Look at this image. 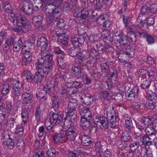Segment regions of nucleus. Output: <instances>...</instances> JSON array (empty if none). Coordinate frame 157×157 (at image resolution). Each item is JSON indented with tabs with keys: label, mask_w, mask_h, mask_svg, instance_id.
I'll return each instance as SVG.
<instances>
[{
	"label": "nucleus",
	"mask_w": 157,
	"mask_h": 157,
	"mask_svg": "<svg viewBox=\"0 0 157 157\" xmlns=\"http://www.w3.org/2000/svg\"><path fill=\"white\" fill-rule=\"evenodd\" d=\"M78 92V88L75 86H74L69 89L67 94L71 95L76 94Z\"/></svg>",
	"instance_id": "nucleus-53"
},
{
	"label": "nucleus",
	"mask_w": 157,
	"mask_h": 157,
	"mask_svg": "<svg viewBox=\"0 0 157 157\" xmlns=\"http://www.w3.org/2000/svg\"><path fill=\"white\" fill-rule=\"evenodd\" d=\"M22 46V41L20 40L18 41L14 44L13 50L14 52H18L20 49V48Z\"/></svg>",
	"instance_id": "nucleus-45"
},
{
	"label": "nucleus",
	"mask_w": 157,
	"mask_h": 157,
	"mask_svg": "<svg viewBox=\"0 0 157 157\" xmlns=\"http://www.w3.org/2000/svg\"><path fill=\"white\" fill-rule=\"evenodd\" d=\"M95 149L96 151L100 155L103 153L105 150L104 147L100 143H97L95 144Z\"/></svg>",
	"instance_id": "nucleus-36"
},
{
	"label": "nucleus",
	"mask_w": 157,
	"mask_h": 157,
	"mask_svg": "<svg viewBox=\"0 0 157 157\" xmlns=\"http://www.w3.org/2000/svg\"><path fill=\"white\" fill-rule=\"evenodd\" d=\"M52 100V106L51 108L55 109V112H57V111L58 110V108L59 107V99L57 97L53 96Z\"/></svg>",
	"instance_id": "nucleus-27"
},
{
	"label": "nucleus",
	"mask_w": 157,
	"mask_h": 157,
	"mask_svg": "<svg viewBox=\"0 0 157 157\" xmlns=\"http://www.w3.org/2000/svg\"><path fill=\"white\" fill-rule=\"evenodd\" d=\"M56 8L51 2V3L48 4L46 6V10H47L48 13H51L55 10Z\"/></svg>",
	"instance_id": "nucleus-57"
},
{
	"label": "nucleus",
	"mask_w": 157,
	"mask_h": 157,
	"mask_svg": "<svg viewBox=\"0 0 157 157\" xmlns=\"http://www.w3.org/2000/svg\"><path fill=\"white\" fill-rule=\"evenodd\" d=\"M48 42L47 39L44 37H40L38 40L37 45L38 46L44 48V50L48 48Z\"/></svg>",
	"instance_id": "nucleus-14"
},
{
	"label": "nucleus",
	"mask_w": 157,
	"mask_h": 157,
	"mask_svg": "<svg viewBox=\"0 0 157 157\" xmlns=\"http://www.w3.org/2000/svg\"><path fill=\"white\" fill-rule=\"evenodd\" d=\"M71 69L73 72H75V75L78 78L81 77V71L79 67L78 66H74L72 67Z\"/></svg>",
	"instance_id": "nucleus-38"
},
{
	"label": "nucleus",
	"mask_w": 157,
	"mask_h": 157,
	"mask_svg": "<svg viewBox=\"0 0 157 157\" xmlns=\"http://www.w3.org/2000/svg\"><path fill=\"white\" fill-rule=\"evenodd\" d=\"M6 16L8 19L12 22H14L15 20H16V17L17 16L13 13V11L6 14Z\"/></svg>",
	"instance_id": "nucleus-41"
},
{
	"label": "nucleus",
	"mask_w": 157,
	"mask_h": 157,
	"mask_svg": "<svg viewBox=\"0 0 157 157\" xmlns=\"http://www.w3.org/2000/svg\"><path fill=\"white\" fill-rule=\"evenodd\" d=\"M33 5L28 2H25L20 8V10L22 11L25 14L28 15L33 13Z\"/></svg>",
	"instance_id": "nucleus-8"
},
{
	"label": "nucleus",
	"mask_w": 157,
	"mask_h": 157,
	"mask_svg": "<svg viewBox=\"0 0 157 157\" xmlns=\"http://www.w3.org/2000/svg\"><path fill=\"white\" fill-rule=\"evenodd\" d=\"M22 27V31L24 32H26L31 29L32 27L31 25L27 23V22L24 24Z\"/></svg>",
	"instance_id": "nucleus-60"
},
{
	"label": "nucleus",
	"mask_w": 157,
	"mask_h": 157,
	"mask_svg": "<svg viewBox=\"0 0 157 157\" xmlns=\"http://www.w3.org/2000/svg\"><path fill=\"white\" fill-rule=\"evenodd\" d=\"M6 109L7 113H10L13 108L11 101H6Z\"/></svg>",
	"instance_id": "nucleus-62"
},
{
	"label": "nucleus",
	"mask_w": 157,
	"mask_h": 157,
	"mask_svg": "<svg viewBox=\"0 0 157 157\" xmlns=\"http://www.w3.org/2000/svg\"><path fill=\"white\" fill-rule=\"evenodd\" d=\"M86 38H88L86 35L80 34V35L75 36L72 38V44L74 46L78 47L79 44L81 45L86 41Z\"/></svg>",
	"instance_id": "nucleus-6"
},
{
	"label": "nucleus",
	"mask_w": 157,
	"mask_h": 157,
	"mask_svg": "<svg viewBox=\"0 0 157 157\" xmlns=\"http://www.w3.org/2000/svg\"><path fill=\"white\" fill-rule=\"evenodd\" d=\"M139 27L144 31H146L148 28L149 26L147 23L145 22V20L140 21V24L139 25Z\"/></svg>",
	"instance_id": "nucleus-43"
},
{
	"label": "nucleus",
	"mask_w": 157,
	"mask_h": 157,
	"mask_svg": "<svg viewBox=\"0 0 157 157\" xmlns=\"http://www.w3.org/2000/svg\"><path fill=\"white\" fill-rule=\"evenodd\" d=\"M83 100L84 103L87 105H90L93 101V98L90 94H84L82 95L81 98Z\"/></svg>",
	"instance_id": "nucleus-15"
},
{
	"label": "nucleus",
	"mask_w": 157,
	"mask_h": 157,
	"mask_svg": "<svg viewBox=\"0 0 157 157\" xmlns=\"http://www.w3.org/2000/svg\"><path fill=\"white\" fill-rule=\"evenodd\" d=\"M8 137L7 140L3 142V144L7 146L8 148L11 149L13 148L15 146V141L14 140L10 138V135L9 134L5 135L3 136L4 138Z\"/></svg>",
	"instance_id": "nucleus-13"
},
{
	"label": "nucleus",
	"mask_w": 157,
	"mask_h": 157,
	"mask_svg": "<svg viewBox=\"0 0 157 157\" xmlns=\"http://www.w3.org/2000/svg\"><path fill=\"white\" fill-rule=\"evenodd\" d=\"M41 57L38 59L36 63H37L38 68H41V70L45 75H48L54 65L53 55L45 50L41 52Z\"/></svg>",
	"instance_id": "nucleus-1"
},
{
	"label": "nucleus",
	"mask_w": 157,
	"mask_h": 157,
	"mask_svg": "<svg viewBox=\"0 0 157 157\" xmlns=\"http://www.w3.org/2000/svg\"><path fill=\"white\" fill-rule=\"evenodd\" d=\"M25 100L26 104L30 103L32 102L31 101L33 98V95L30 92H25L22 95Z\"/></svg>",
	"instance_id": "nucleus-23"
},
{
	"label": "nucleus",
	"mask_w": 157,
	"mask_h": 157,
	"mask_svg": "<svg viewBox=\"0 0 157 157\" xmlns=\"http://www.w3.org/2000/svg\"><path fill=\"white\" fill-rule=\"evenodd\" d=\"M119 120L118 114L116 113L111 115L109 118H107V123L104 126L105 128L107 129L109 125L113 128H115L117 126V122Z\"/></svg>",
	"instance_id": "nucleus-5"
},
{
	"label": "nucleus",
	"mask_w": 157,
	"mask_h": 157,
	"mask_svg": "<svg viewBox=\"0 0 157 157\" xmlns=\"http://www.w3.org/2000/svg\"><path fill=\"white\" fill-rule=\"evenodd\" d=\"M145 130L146 134L148 136L155 135V130L153 128L146 127Z\"/></svg>",
	"instance_id": "nucleus-50"
},
{
	"label": "nucleus",
	"mask_w": 157,
	"mask_h": 157,
	"mask_svg": "<svg viewBox=\"0 0 157 157\" xmlns=\"http://www.w3.org/2000/svg\"><path fill=\"white\" fill-rule=\"evenodd\" d=\"M16 145L19 150H20L21 147L25 146V143L23 140L21 138H19L17 140Z\"/></svg>",
	"instance_id": "nucleus-51"
},
{
	"label": "nucleus",
	"mask_w": 157,
	"mask_h": 157,
	"mask_svg": "<svg viewBox=\"0 0 157 157\" xmlns=\"http://www.w3.org/2000/svg\"><path fill=\"white\" fill-rule=\"evenodd\" d=\"M127 35L128 39L129 40V42H131L133 43L137 41L138 38L137 36L132 32H130L128 33Z\"/></svg>",
	"instance_id": "nucleus-33"
},
{
	"label": "nucleus",
	"mask_w": 157,
	"mask_h": 157,
	"mask_svg": "<svg viewBox=\"0 0 157 157\" xmlns=\"http://www.w3.org/2000/svg\"><path fill=\"white\" fill-rule=\"evenodd\" d=\"M151 139L147 135H144L142 138V143L143 144L146 146H150L152 144Z\"/></svg>",
	"instance_id": "nucleus-30"
},
{
	"label": "nucleus",
	"mask_w": 157,
	"mask_h": 157,
	"mask_svg": "<svg viewBox=\"0 0 157 157\" xmlns=\"http://www.w3.org/2000/svg\"><path fill=\"white\" fill-rule=\"evenodd\" d=\"M131 136L127 132H125L122 133L121 138V140L124 142H127L130 140Z\"/></svg>",
	"instance_id": "nucleus-39"
},
{
	"label": "nucleus",
	"mask_w": 157,
	"mask_h": 157,
	"mask_svg": "<svg viewBox=\"0 0 157 157\" xmlns=\"http://www.w3.org/2000/svg\"><path fill=\"white\" fill-rule=\"evenodd\" d=\"M65 134L63 132V130H61L60 132V134L55 135L53 137V140L55 142L59 141H62V142H65L64 137Z\"/></svg>",
	"instance_id": "nucleus-21"
},
{
	"label": "nucleus",
	"mask_w": 157,
	"mask_h": 157,
	"mask_svg": "<svg viewBox=\"0 0 157 157\" xmlns=\"http://www.w3.org/2000/svg\"><path fill=\"white\" fill-rule=\"evenodd\" d=\"M140 146V143L136 142L132 143L129 145L131 150L132 151L136 150Z\"/></svg>",
	"instance_id": "nucleus-54"
},
{
	"label": "nucleus",
	"mask_w": 157,
	"mask_h": 157,
	"mask_svg": "<svg viewBox=\"0 0 157 157\" xmlns=\"http://www.w3.org/2000/svg\"><path fill=\"white\" fill-rule=\"evenodd\" d=\"M77 111L76 109L73 110L67 109V112L65 117H71L72 119H76Z\"/></svg>",
	"instance_id": "nucleus-26"
},
{
	"label": "nucleus",
	"mask_w": 157,
	"mask_h": 157,
	"mask_svg": "<svg viewBox=\"0 0 157 157\" xmlns=\"http://www.w3.org/2000/svg\"><path fill=\"white\" fill-rule=\"evenodd\" d=\"M85 10L83 9L81 11L80 17V20L83 22H85L88 21L90 12L88 10Z\"/></svg>",
	"instance_id": "nucleus-20"
},
{
	"label": "nucleus",
	"mask_w": 157,
	"mask_h": 157,
	"mask_svg": "<svg viewBox=\"0 0 157 157\" xmlns=\"http://www.w3.org/2000/svg\"><path fill=\"white\" fill-rule=\"evenodd\" d=\"M39 134L38 136L40 139L43 140L46 136L47 132L45 130V128L44 126H41L39 128Z\"/></svg>",
	"instance_id": "nucleus-34"
},
{
	"label": "nucleus",
	"mask_w": 157,
	"mask_h": 157,
	"mask_svg": "<svg viewBox=\"0 0 157 157\" xmlns=\"http://www.w3.org/2000/svg\"><path fill=\"white\" fill-rule=\"evenodd\" d=\"M113 40L116 42V43H119L120 45L123 46L125 45H128V48H126L125 51L124 52L128 56V57H132L134 56L135 53L134 50L130 48L129 44V40L127 35L124 36L123 35L119 34L117 35H114L113 36Z\"/></svg>",
	"instance_id": "nucleus-2"
},
{
	"label": "nucleus",
	"mask_w": 157,
	"mask_h": 157,
	"mask_svg": "<svg viewBox=\"0 0 157 157\" xmlns=\"http://www.w3.org/2000/svg\"><path fill=\"white\" fill-rule=\"evenodd\" d=\"M25 44L24 45L23 47H27L28 49V50H27V51L31 52V50L34 48V44L26 41H25Z\"/></svg>",
	"instance_id": "nucleus-59"
},
{
	"label": "nucleus",
	"mask_w": 157,
	"mask_h": 157,
	"mask_svg": "<svg viewBox=\"0 0 157 157\" xmlns=\"http://www.w3.org/2000/svg\"><path fill=\"white\" fill-rule=\"evenodd\" d=\"M21 117L24 124L26 123L27 119L28 117V113L25 109H23L22 110Z\"/></svg>",
	"instance_id": "nucleus-40"
},
{
	"label": "nucleus",
	"mask_w": 157,
	"mask_h": 157,
	"mask_svg": "<svg viewBox=\"0 0 157 157\" xmlns=\"http://www.w3.org/2000/svg\"><path fill=\"white\" fill-rule=\"evenodd\" d=\"M114 51V48L111 44L104 45L103 52L109 53H112Z\"/></svg>",
	"instance_id": "nucleus-49"
},
{
	"label": "nucleus",
	"mask_w": 157,
	"mask_h": 157,
	"mask_svg": "<svg viewBox=\"0 0 157 157\" xmlns=\"http://www.w3.org/2000/svg\"><path fill=\"white\" fill-rule=\"evenodd\" d=\"M65 25V22L63 19H59L57 23V26L61 29L64 27Z\"/></svg>",
	"instance_id": "nucleus-64"
},
{
	"label": "nucleus",
	"mask_w": 157,
	"mask_h": 157,
	"mask_svg": "<svg viewBox=\"0 0 157 157\" xmlns=\"http://www.w3.org/2000/svg\"><path fill=\"white\" fill-rule=\"evenodd\" d=\"M55 86L54 84H51L50 82L47 83V88L45 89L46 94H48L52 98L53 97V96H56L55 94Z\"/></svg>",
	"instance_id": "nucleus-12"
},
{
	"label": "nucleus",
	"mask_w": 157,
	"mask_h": 157,
	"mask_svg": "<svg viewBox=\"0 0 157 157\" xmlns=\"http://www.w3.org/2000/svg\"><path fill=\"white\" fill-rule=\"evenodd\" d=\"M56 151L54 148H51L48 150L45 157H55Z\"/></svg>",
	"instance_id": "nucleus-47"
},
{
	"label": "nucleus",
	"mask_w": 157,
	"mask_h": 157,
	"mask_svg": "<svg viewBox=\"0 0 157 157\" xmlns=\"http://www.w3.org/2000/svg\"><path fill=\"white\" fill-rule=\"evenodd\" d=\"M107 118L106 117L103 116H100L98 115L95 117L94 122L96 124H101L104 127V126L107 123Z\"/></svg>",
	"instance_id": "nucleus-17"
},
{
	"label": "nucleus",
	"mask_w": 157,
	"mask_h": 157,
	"mask_svg": "<svg viewBox=\"0 0 157 157\" xmlns=\"http://www.w3.org/2000/svg\"><path fill=\"white\" fill-rule=\"evenodd\" d=\"M64 119V121L63 122L64 125H65V124H67V122H69L71 123V125H74L73 124L75 121H76V119H72L71 118V117H65Z\"/></svg>",
	"instance_id": "nucleus-61"
},
{
	"label": "nucleus",
	"mask_w": 157,
	"mask_h": 157,
	"mask_svg": "<svg viewBox=\"0 0 157 157\" xmlns=\"http://www.w3.org/2000/svg\"><path fill=\"white\" fill-rule=\"evenodd\" d=\"M151 83L149 80L144 79L143 83L141 84V87L143 89H146L148 88Z\"/></svg>",
	"instance_id": "nucleus-63"
},
{
	"label": "nucleus",
	"mask_w": 157,
	"mask_h": 157,
	"mask_svg": "<svg viewBox=\"0 0 157 157\" xmlns=\"http://www.w3.org/2000/svg\"><path fill=\"white\" fill-rule=\"evenodd\" d=\"M59 9L56 8L51 13V14L49 16V18L50 21H53V20H56L60 17L61 14V13L59 10Z\"/></svg>",
	"instance_id": "nucleus-18"
},
{
	"label": "nucleus",
	"mask_w": 157,
	"mask_h": 157,
	"mask_svg": "<svg viewBox=\"0 0 157 157\" xmlns=\"http://www.w3.org/2000/svg\"><path fill=\"white\" fill-rule=\"evenodd\" d=\"M88 46V54L84 56H79V58L82 60H87V63L89 64H94L97 59V57L100 56L99 51L94 48H89Z\"/></svg>",
	"instance_id": "nucleus-3"
},
{
	"label": "nucleus",
	"mask_w": 157,
	"mask_h": 157,
	"mask_svg": "<svg viewBox=\"0 0 157 157\" xmlns=\"http://www.w3.org/2000/svg\"><path fill=\"white\" fill-rule=\"evenodd\" d=\"M23 76L25 78L28 82H31L33 81V77L31 73L29 71L25 70L22 73Z\"/></svg>",
	"instance_id": "nucleus-31"
},
{
	"label": "nucleus",
	"mask_w": 157,
	"mask_h": 157,
	"mask_svg": "<svg viewBox=\"0 0 157 157\" xmlns=\"http://www.w3.org/2000/svg\"><path fill=\"white\" fill-rule=\"evenodd\" d=\"M11 89V86L9 84H5L3 85V88L2 90V93L3 94H7ZM1 91V90H0Z\"/></svg>",
	"instance_id": "nucleus-42"
},
{
	"label": "nucleus",
	"mask_w": 157,
	"mask_h": 157,
	"mask_svg": "<svg viewBox=\"0 0 157 157\" xmlns=\"http://www.w3.org/2000/svg\"><path fill=\"white\" fill-rule=\"evenodd\" d=\"M79 50L78 47L74 46L69 49L68 51V52L70 56L73 57H75L79 54Z\"/></svg>",
	"instance_id": "nucleus-24"
},
{
	"label": "nucleus",
	"mask_w": 157,
	"mask_h": 157,
	"mask_svg": "<svg viewBox=\"0 0 157 157\" xmlns=\"http://www.w3.org/2000/svg\"><path fill=\"white\" fill-rule=\"evenodd\" d=\"M122 17L123 22L125 24V27H130L131 25L129 17L123 15Z\"/></svg>",
	"instance_id": "nucleus-52"
},
{
	"label": "nucleus",
	"mask_w": 157,
	"mask_h": 157,
	"mask_svg": "<svg viewBox=\"0 0 157 157\" xmlns=\"http://www.w3.org/2000/svg\"><path fill=\"white\" fill-rule=\"evenodd\" d=\"M143 152H144L143 157H153L152 151L146 148H143Z\"/></svg>",
	"instance_id": "nucleus-56"
},
{
	"label": "nucleus",
	"mask_w": 157,
	"mask_h": 157,
	"mask_svg": "<svg viewBox=\"0 0 157 157\" xmlns=\"http://www.w3.org/2000/svg\"><path fill=\"white\" fill-rule=\"evenodd\" d=\"M43 90H41L40 92L36 93V96L37 98L39 100L44 98L46 95L45 89V88L44 87Z\"/></svg>",
	"instance_id": "nucleus-48"
},
{
	"label": "nucleus",
	"mask_w": 157,
	"mask_h": 157,
	"mask_svg": "<svg viewBox=\"0 0 157 157\" xmlns=\"http://www.w3.org/2000/svg\"><path fill=\"white\" fill-rule=\"evenodd\" d=\"M6 111L5 109L3 106L2 103L0 104V117L2 121H4L5 118V115L4 113Z\"/></svg>",
	"instance_id": "nucleus-46"
},
{
	"label": "nucleus",
	"mask_w": 157,
	"mask_h": 157,
	"mask_svg": "<svg viewBox=\"0 0 157 157\" xmlns=\"http://www.w3.org/2000/svg\"><path fill=\"white\" fill-rule=\"evenodd\" d=\"M82 109V111L80 112L81 119H90L92 117V114L89 108L83 107Z\"/></svg>",
	"instance_id": "nucleus-11"
},
{
	"label": "nucleus",
	"mask_w": 157,
	"mask_h": 157,
	"mask_svg": "<svg viewBox=\"0 0 157 157\" xmlns=\"http://www.w3.org/2000/svg\"><path fill=\"white\" fill-rule=\"evenodd\" d=\"M139 89L137 86H135L131 90L125 93L126 97L128 100L131 101L133 100L135 97L137 96L138 93Z\"/></svg>",
	"instance_id": "nucleus-9"
},
{
	"label": "nucleus",
	"mask_w": 157,
	"mask_h": 157,
	"mask_svg": "<svg viewBox=\"0 0 157 157\" xmlns=\"http://www.w3.org/2000/svg\"><path fill=\"white\" fill-rule=\"evenodd\" d=\"M90 119H81L80 124L83 130H88L90 127Z\"/></svg>",
	"instance_id": "nucleus-19"
},
{
	"label": "nucleus",
	"mask_w": 157,
	"mask_h": 157,
	"mask_svg": "<svg viewBox=\"0 0 157 157\" xmlns=\"http://www.w3.org/2000/svg\"><path fill=\"white\" fill-rule=\"evenodd\" d=\"M64 0H53L52 2L53 5L56 8L60 9V6L63 2Z\"/></svg>",
	"instance_id": "nucleus-55"
},
{
	"label": "nucleus",
	"mask_w": 157,
	"mask_h": 157,
	"mask_svg": "<svg viewBox=\"0 0 157 157\" xmlns=\"http://www.w3.org/2000/svg\"><path fill=\"white\" fill-rule=\"evenodd\" d=\"M144 124L145 126H148L151 125V120L149 118L146 117H143L140 120Z\"/></svg>",
	"instance_id": "nucleus-44"
},
{
	"label": "nucleus",
	"mask_w": 157,
	"mask_h": 157,
	"mask_svg": "<svg viewBox=\"0 0 157 157\" xmlns=\"http://www.w3.org/2000/svg\"><path fill=\"white\" fill-rule=\"evenodd\" d=\"M81 142L82 145L87 146L91 143V141L88 136H83L82 137Z\"/></svg>",
	"instance_id": "nucleus-37"
},
{
	"label": "nucleus",
	"mask_w": 157,
	"mask_h": 157,
	"mask_svg": "<svg viewBox=\"0 0 157 157\" xmlns=\"http://www.w3.org/2000/svg\"><path fill=\"white\" fill-rule=\"evenodd\" d=\"M37 69L39 70L40 68L36 67ZM41 69V68H40ZM48 75H45L42 72V71L40 70V71H38L36 72L35 75L33 77V81L36 83H39L41 82L42 81L43 78L44 77H46Z\"/></svg>",
	"instance_id": "nucleus-10"
},
{
	"label": "nucleus",
	"mask_w": 157,
	"mask_h": 157,
	"mask_svg": "<svg viewBox=\"0 0 157 157\" xmlns=\"http://www.w3.org/2000/svg\"><path fill=\"white\" fill-rule=\"evenodd\" d=\"M63 132L65 134L64 137L66 142L67 140L70 141L74 140L78 135V131L75 127H72L66 130H63Z\"/></svg>",
	"instance_id": "nucleus-4"
},
{
	"label": "nucleus",
	"mask_w": 157,
	"mask_h": 157,
	"mask_svg": "<svg viewBox=\"0 0 157 157\" xmlns=\"http://www.w3.org/2000/svg\"><path fill=\"white\" fill-rule=\"evenodd\" d=\"M125 122V127L128 132H131L133 127L131 118L127 114L124 115V117Z\"/></svg>",
	"instance_id": "nucleus-16"
},
{
	"label": "nucleus",
	"mask_w": 157,
	"mask_h": 157,
	"mask_svg": "<svg viewBox=\"0 0 157 157\" xmlns=\"http://www.w3.org/2000/svg\"><path fill=\"white\" fill-rule=\"evenodd\" d=\"M32 23L36 26H39L41 25L43 18L41 15L35 16L32 18Z\"/></svg>",
	"instance_id": "nucleus-22"
},
{
	"label": "nucleus",
	"mask_w": 157,
	"mask_h": 157,
	"mask_svg": "<svg viewBox=\"0 0 157 157\" xmlns=\"http://www.w3.org/2000/svg\"><path fill=\"white\" fill-rule=\"evenodd\" d=\"M3 8L5 10V14L13 11L12 8L8 2L4 3L3 5Z\"/></svg>",
	"instance_id": "nucleus-35"
},
{
	"label": "nucleus",
	"mask_w": 157,
	"mask_h": 157,
	"mask_svg": "<svg viewBox=\"0 0 157 157\" xmlns=\"http://www.w3.org/2000/svg\"><path fill=\"white\" fill-rule=\"evenodd\" d=\"M21 89L13 88V94L14 98H18V97L21 95Z\"/></svg>",
	"instance_id": "nucleus-58"
},
{
	"label": "nucleus",
	"mask_w": 157,
	"mask_h": 157,
	"mask_svg": "<svg viewBox=\"0 0 157 157\" xmlns=\"http://www.w3.org/2000/svg\"><path fill=\"white\" fill-rule=\"evenodd\" d=\"M77 100L75 99H72L70 100L69 103L68 104L67 109H76V108L78 106Z\"/></svg>",
	"instance_id": "nucleus-32"
},
{
	"label": "nucleus",
	"mask_w": 157,
	"mask_h": 157,
	"mask_svg": "<svg viewBox=\"0 0 157 157\" xmlns=\"http://www.w3.org/2000/svg\"><path fill=\"white\" fill-rule=\"evenodd\" d=\"M51 111L49 113L50 120L52 122V123H54L55 124L57 125L60 123L61 121H63L62 117L61 115L57 111L55 112Z\"/></svg>",
	"instance_id": "nucleus-7"
},
{
	"label": "nucleus",
	"mask_w": 157,
	"mask_h": 157,
	"mask_svg": "<svg viewBox=\"0 0 157 157\" xmlns=\"http://www.w3.org/2000/svg\"><path fill=\"white\" fill-rule=\"evenodd\" d=\"M16 24L17 26L22 27L27 22V20L25 18H23L21 16L16 17Z\"/></svg>",
	"instance_id": "nucleus-28"
},
{
	"label": "nucleus",
	"mask_w": 157,
	"mask_h": 157,
	"mask_svg": "<svg viewBox=\"0 0 157 157\" xmlns=\"http://www.w3.org/2000/svg\"><path fill=\"white\" fill-rule=\"evenodd\" d=\"M65 34L64 33L62 32L61 29H55L52 31V37H55L56 36L58 37V39L62 37L63 36H64Z\"/></svg>",
	"instance_id": "nucleus-25"
},
{
	"label": "nucleus",
	"mask_w": 157,
	"mask_h": 157,
	"mask_svg": "<svg viewBox=\"0 0 157 157\" xmlns=\"http://www.w3.org/2000/svg\"><path fill=\"white\" fill-rule=\"evenodd\" d=\"M60 40L57 38L58 42L59 44L62 46H65L67 45L68 40V36L66 35L63 36L62 37L59 38Z\"/></svg>",
	"instance_id": "nucleus-29"
}]
</instances>
